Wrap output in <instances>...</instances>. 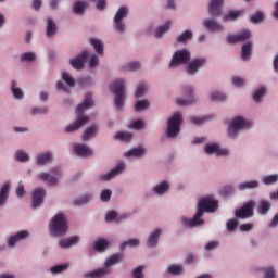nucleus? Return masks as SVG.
Wrapping results in <instances>:
<instances>
[{
	"instance_id": "53",
	"label": "nucleus",
	"mask_w": 278,
	"mask_h": 278,
	"mask_svg": "<svg viewBox=\"0 0 278 278\" xmlns=\"http://www.w3.org/2000/svg\"><path fill=\"white\" fill-rule=\"evenodd\" d=\"M62 79L70 86V87H75L76 81L75 79L66 72L62 74Z\"/></svg>"
},
{
	"instance_id": "26",
	"label": "nucleus",
	"mask_w": 278,
	"mask_h": 278,
	"mask_svg": "<svg viewBox=\"0 0 278 278\" xmlns=\"http://www.w3.org/2000/svg\"><path fill=\"white\" fill-rule=\"evenodd\" d=\"M10 192V182H5L0 190V207L7 203Z\"/></svg>"
},
{
	"instance_id": "19",
	"label": "nucleus",
	"mask_w": 278,
	"mask_h": 278,
	"mask_svg": "<svg viewBox=\"0 0 278 278\" xmlns=\"http://www.w3.org/2000/svg\"><path fill=\"white\" fill-rule=\"evenodd\" d=\"M124 169H125V163H118L117 166L112 170H110L108 174L100 176V180L111 181V179H114V177H117V175H121Z\"/></svg>"
},
{
	"instance_id": "13",
	"label": "nucleus",
	"mask_w": 278,
	"mask_h": 278,
	"mask_svg": "<svg viewBox=\"0 0 278 278\" xmlns=\"http://www.w3.org/2000/svg\"><path fill=\"white\" fill-rule=\"evenodd\" d=\"M89 56V52L87 50L83 51L76 58L71 59L70 64L77 71H81L85 67V62Z\"/></svg>"
},
{
	"instance_id": "34",
	"label": "nucleus",
	"mask_w": 278,
	"mask_h": 278,
	"mask_svg": "<svg viewBox=\"0 0 278 278\" xmlns=\"http://www.w3.org/2000/svg\"><path fill=\"white\" fill-rule=\"evenodd\" d=\"M172 26V22L167 21L164 25L160 26L156 30H155V37L156 38H162L164 34H166Z\"/></svg>"
},
{
	"instance_id": "3",
	"label": "nucleus",
	"mask_w": 278,
	"mask_h": 278,
	"mask_svg": "<svg viewBox=\"0 0 278 278\" xmlns=\"http://www.w3.org/2000/svg\"><path fill=\"white\" fill-rule=\"evenodd\" d=\"M124 258L123 254H113L106 260L104 266L85 275V278H103L110 275V268L119 264Z\"/></svg>"
},
{
	"instance_id": "10",
	"label": "nucleus",
	"mask_w": 278,
	"mask_h": 278,
	"mask_svg": "<svg viewBox=\"0 0 278 278\" xmlns=\"http://www.w3.org/2000/svg\"><path fill=\"white\" fill-rule=\"evenodd\" d=\"M128 13L129 9L127 7H122L118 9L114 16V27L121 34L125 33L126 30V26L123 20L128 16Z\"/></svg>"
},
{
	"instance_id": "14",
	"label": "nucleus",
	"mask_w": 278,
	"mask_h": 278,
	"mask_svg": "<svg viewBox=\"0 0 278 278\" xmlns=\"http://www.w3.org/2000/svg\"><path fill=\"white\" fill-rule=\"evenodd\" d=\"M207 63V60L204 58H199L192 60L187 66V73L190 75H194L199 72L201 67H203Z\"/></svg>"
},
{
	"instance_id": "15",
	"label": "nucleus",
	"mask_w": 278,
	"mask_h": 278,
	"mask_svg": "<svg viewBox=\"0 0 278 278\" xmlns=\"http://www.w3.org/2000/svg\"><path fill=\"white\" fill-rule=\"evenodd\" d=\"M46 190L43 188H37L33 191V203L31 207H40L46 199Z\"/></svg>"
},
{
	"instance_id": "58",
	"label": "nucleus",
	"mask_w": 278,
	"mask_h": 278,
	"mask_svg": "<svg viewBox=\"0 0 278 278\" xmlns=\"http://www.w3.org/2000/svg\"><path fill=\"white\" fill-rule=\"evenodd\" d=\"M143 127H144V122L142 119L135 121L129 125V128L137 129V130H140Z\"/></svg>"
},
{
	"instance_id": "18",
	"label": "nucleus",
	"mask_w": 278,
	"mask_h": 278,
	"mask_svg": "<svg viewBox=\"0 0 278 278\" xmlns=\"http://www.w3.org/2000/svg\"><path fill=\"white\" fill-rule=\"evenodd\" d=\"M249 38H251V31L244 29L237 35H229L227 37V42L233 45L237 42L247 41Z\"/></svg>"
},
{
	"instance_id": "5",
	"label": "nucleus",
	"mask_w": 278,
	"mask_h": 278,
	"mask_svg": "<svg viewBox=\"0 0 278 278\" xmlns=\"http://www.w3.org/2000/svg\"><path fill=\"white\" fill-rule=\"evenodd\" d=\"M110 89L115 94V106L122 109L125 103V81L116 79L112 83Z\"/></svg>"
},
{
	"instance_id": "55",
	"label": "nucleus",
	"mask_w": 278,
	"mask_h": 278,
	"mask_svg": "<svg viewBox=\"0 0 278 278\" xmlns=\"http://www.w3.org/2000/svg\"><path fill=\"white\" fill-rule=\"evenodd\" d=\"M211 99L214 101H224L227 99V96L219 91H214L211 93Z\"/></svg>"
},
{
	"instance_id": "25",
	"label": "nucleus",
	"mask_w": 278,
	"mask_h": 278,
	"mask_svg": "<svg viewBox=\"0 0 278 278\" xmlns=\"http://www.w3.org/2000/svg\"><path fill=\"white\" fill-rule=\"evenodd\" d=\"M270 207H273V204H270V201L261 200L257 205V212H258V214L264 216V215L268 214V212L270 211Z\"/></svg>"
},
{
	"instance_id": "36",
	"label": "nucleus",
	"mask_w": 278,
	"mask_h": 278,
	"mask_svg": "<svg viewBox=\"0 0 278 278\" xmlns=\"http://www.w3.org/2000/svg\"><path fill=\"white\" fill-rule=\"evenodd\" d=\"M97 131H98L97 126H90V127H88V128L84 131L83 140H84L85 142H87L88 140H90V138H92L93 136L97 135Z\"/></svg>"
},
{
	"instance_id": "46",
	"label": "nucleus",
	"mask_w": 278,
	"mask_h": 278,
	"mask_svg": "<svg viewBox=\"0 0 278 278\" xmlns=\"http://www.w3.org/2000/svg\"><path fill=\"white\" fill-rule=\"evenodd\" d=\"M192 38H193V33L191 30H186L177 37V41L186 42L187 40L192 39Z\"/></svg>"
},
{
	"instance_id": "43",
	"label": "nucleus",
	"mask_w": 278,
	"mask_h": 278,
	"mask_svg": "<svg viewBox=\"0 0 278 278\" xmlns=\"http://www.w3.org/2000/svg\"><path fill=\"white\" fill-rule=\"evenodd\" d=\"M11 89L14 98L22 99L24 97V92L22 91V89L16 88V81L11 83Z\"/></svg>"
},
{
	"instance_id": "23",
	"label": "nucleus",
	"mask_w": 278,
	"mask_h": 278,
	"mask_svg": "<svg viewBox=\"0 0 278 278\" xmlns=\"http://www.w3.org/2000/svg\"><path fill=\"white\" fill-rule=\"evenodd\" d=\"M147 150L143 147L134 148L125 153L126 157H143L146 155Z\"/></svg>"
},
{
	"instance_id": "33",
	"label": "nucleus",
	"mask_w": 278,
	"mask_h": 278,
	"mask_svg": "<svg viewBox=\"0 0 278 278\" xmlns=\"http://www.w3.org/2000/svg\"><path fill=\"white\" fill-rule=\"evenodd\" d=\"M123 218H126V216H118V213L116 211H110L105 215L106 223H113V220L119 223V220H123Z\"/></svg>"
},
{
	"instance_id": "1",
	"label": "nucleus",
	"mask_w": 278,
	"mask_h": 278,
	"mask_svg": "<svg viewBox=\"0 0 278 278\" xmlns=\"http://www.w3.org/2000/svg\"><path fill=\"white\" fill-rule=\"evenodd\" d=\"M218 207V201L214 200L213 197H206L200 200L198 211L192 219L182 217L181 223L185 227H198L203 225L204 212H216Z\"/></svg>"
},
{
	"instance_id": "35",
	"label": "nucleus",
	"mask_w": 278,
	"mask_h": 278,
	"mask_svg": "<svg viewBox=\"0 0 278 278\" xmlns=\"http://www.w3.org/2000/svg\"><path fill=\"white\" fill-rule=\"evenodd\" d=\"M87 8H88V3L86 1H77L74 3L73 11L75 14H84Z\"/></svg>"
},
{
	"instance_id": "49",
	"label": "nucleus",
	"mask_w": 278,
	"mask_h": 278,
	"mask_svg": "<svg viewBox=\"0 0 278 278\" xmlns=\"http://www.w3.org/2000/svg\"><path fill=\"white\" fill-rule=\"evenodd\" d=\"M264 94H266V88L265 87H261L253 94L254 101L255 102H261L262 101V97H264Z\"/></svg>"
},
{
	"instance_id": "64",
	"label": "nucleus",
	"mask_w": 278,
	"mask_h": 278,
	"mask_svg": "<svg viewBox=\"0 0 278 278\" xmlns=\"http://www.w3.org/2000/svg\"><path fill=\"white\" fill-rule=\"evenodd\" d=\"M264 278H275V270L270 267L266 268Z\"/></svg>"
},
{
	"instance_id": "50",
	"label": "nucleus",
	"mask_w": 278,
	"mask_h": 278,
	"mask_svg": "<svg viewBox=\"0 0 278 278\" xmlns=\"http://www.w3.org/2000/svg\"><path fill=\"white\" fill-rule=\"evenodd\" d=\"M242 14V12L240 11H232L229 12L227 15L224 16V21L228 22V21H236L238 17H240Z\"/></svg>"
},
{
	"instance_id": "9",
	"label": "nucleus",
	"mask_w": 278,
	"mask_h": 278,
	"mask_svg": "<svg viewBox=\"0 0 278 278\" xmlns=\"http://www.w3.org/2000/svg\"><path fill=\"white\" fill-rule=\"evenodd\" d=\"M61 175V169L59 167L52 168L50 173L38 174V179L45 181L48 186H58V177Z\"/></svg>"
},
{
	"instance_id": "40",
	"label": "nucleus",
	"mask_w": 278,
	"mask_h": 278,
	"mask_svg": "<svg viewBox=\"0 0 278 278\" xmlns=\"http://www.w3.org/2000/svg\"><path fill=\"white\" fill-rule=\"evenodd\" d=\"M167 190H169V185L166 181H163L153 188V192H155V194H165Z\"/></svg>"
},
{
	"instance_id": "20",
	"label": "nucleus",
	"mask_w": 278,
	"mask_h": 278,
	"mask_svg": "<svg viewBox=\"0 0 278 278\" xmlns=\"http://www.w3.org/2000/svg\"><path fill=\"white\" fill-rule=\"evenodd\" d=\"M223 5H224V0H211L208 4V13L213 17H218L219 15H222Z\"/></svg>"
},
{
	"instance_id": "45",
	"label": "nucleus",
	"mask_w": 278,
	"mask_h": 278,
	"mask_svg": "<svg viewBox=\"0 0 278 278\" xmlns=\"http://www.w3.org/2000/svg\"><path fill=\"white\" fill-rule=\"evenodd\" d=\"M140 241L138 239H129L121 244V251H125L126 247H139Z\"/></svg>"
},
{
	"instance_id": "61",
	"label": "nucleus",
	"mask_w": 278,
	"mask_h": 278,
	"mask_svg": "<svg viewBox=\"0 0 278 278\" xmlns=\"http://www.w3.org/2000/svg\"><path fill=\"white\" fill-rule=\"evenodd\" d=\"M146 91H147V86L144 84H140L135 93L136 98L142 97Z\"/></svg>"
},
{
	"instance_id": "27",
	"label": "nucleus",
	"mask_w": 278,
	"mask_h": 278,
	"mask_svg": "<svg viewBox=\"0 0 278 278\" xmlns=\"http://www.w3.org/2000/svg\"><path fill=\"white\" fill-rule=\"evenodd\" d=\"M58 33V25L52 18L47 20L46 35L47 37H53Z\"/></svg>"
},
{
	"instance_id": "7",
	"label": "nucleus",
	"mask_w": 278,
	"mask_h": 278,
	"mask_svg": "<svg viewBox=\"0 0 278 278\" xmlns=\"http://www.w3.org/2000/svg\"><path fill=\"white\" fill-rule=\"evenodd\" d=\"M242 128H251V122L242 116H237L232 119L228 128V135L235 137Z\"/></svg>"
},
{
	"instance_id": "29",
	"label": "nucleus",
	"mask_w": 278,
	"mask_h": 278,
	"mask_svg": "<svg viewBox=\"0 0 278 278\" xmlns=\"http://www.w3.org/2000/svg\"><path fill=\"white\" fill-rule=\"evenodd\" d=\"M53 155L50 152H45L37 155V164L39 166H43L45 164H49L52 160Z\"/></svg>"
},
{
	"instance_id": "22",
	"label": "nucleus",
	"mask_w": 278,
	"mask_h": 278,
	"mask_svg": "<svg viewBox=\"0 0 278 278\" xmlns=\"http://www.w3.org/2000/svg\"><path fill=\"white\" fill-rule=\"evenodd\" d=\"M203 25L204 27L207 29V30H211V31H223L224 30V26L220 25L217 21L215 20H205L203 22Z\"/></svg>"
},
{
	"instance_id": "60",
	"label": "nucleus",
	"mask_w": 278,
	"mask_h": 278,
	"mask_svg": "<svg viewBox=\"0 0 278 278\" xmlns=\"http://www.w3.org/2000/svg\"><path fill=\"white\" fill-rule=\"evenodd\" d=\"M48 111H49L48 106L34 108L31 109V115L46 114L48 113Z\"/></svg>"
},
{
	"instance_id": "12",
	"label": "nucleus",
	"mask_w": 278,
	"mask_h": 278,
	"mask_svg": "<svg viewBox=\"0 0 278 278\" xmlns=\"http://www.w3.org/2000/svg\"><path fill=\"white\" fill-rule=\"evenodd\" d=\"M205 153H207V155H217L218 157L230 155V151L228 149L220 148L217 143L206 144Z\"/></svg>"
},
{
	"instance_id": "63",
	"label": "nucleus",
	"mask_w": 278,
	"mask_h": 278,
	"mask_svg": "<svg viewBox=\"0 0 278 278\" xmlns=\"http://www.w3.org/2000/svg\"><path fill=\"white\" fill-rule=\"evenodd\" d=\"M141 68V64L139 62H130L127 64L126 70L127 71H138Z\"/></svg>"
},
{
	"instance_id": "4",
	"label": "nucleus",
	"mask_w": 278,
	"mask_h": 278,
	"mask_svg": "<svg viewBox=\"0 0 278 278\" xmlns=\"http://www.w3.org/2000/svg\"><path fill=\"white\" fill-rule=\"evenodd\" d=\"M68 231V222L66 215L63 213H58L50 223V233L51 236H56L61 238V236H65Z\"/></svg>"
},
{
	"instance_id": "59",
	"label": "nucleus",
	"mask_w": 278,
	"mask_h": 278,
	"mask_svg": "<svg viewBox=\"0 0 278 278\" xmlns=\"http://www.w3.org/2000/svg\"><path fill=\"white\" fill-rule=\"evenodd\" d=\"M35 59H36V54L33 52H26L21 56V60L25 62H31V61H35Z\"/></svg>"
},
{
	"instance_id": "8",
	"label": "nucleus",
	"mask_w": 278,
	"mask_h": 278,
	"mask_svg": "<svg viewBox=\"0 0 278 278\" xmlns=\"http://www.w3.org/2000/svg\"><path fill=\"white\" fill-rule=\"evenodd\" d=\"M191 60V53L187 49L176 51L170 61L169 67H176L181 64H188Z\"/></svg>"
},
{
	"instance_id": "38",
	"label": "nucleus",
	"mask_w": 278,
	"mask_h": 278,
	"mask_svg": "<svg viewBox=\"0 0 278 278\" xmlns=\"http://www.w3.org/2000/svg\"><path fill=\"white\" fill-rule=\"evenodd\" d=\"M132 134L131 132H125V131H118L115 134V140H122L123 142H130L132 140Z\"/></svg>"
},
{
	"instance_id": "52",
	"label": "nucleus",
	"mask_w": 278,
	"mask_h": 278,
	"mask_svg": "<svg viewBox=\"0 0 278 278\" xmlns=\"http://www.w3.org/2000/svg\"><path fill=\"white\" fill-rule=\"evenodd\" d=\"M62 79L70 86V87H75L76 81L75 79L66 72L62 74Z\"/></svg>"
},
{
	"instance_id": "2",
	"label": "nucleus",
	"mask_w": 278,
	"mask_h": 278,
	"mask_svg": "<svg viewBox=\"0 0 278 278\" xmlns=\"http://www.w3.org/2000/svg\"><path fill=\"white\" fill-rule=\"evenodd\" d=\"M94 102L92 100V94H85L84 102L78 104L76 108L77 119L74 124H71L65 128V132H72L78 130L83 125L89 122V116L83 115L86 110L93 106Z\"/></svg>"
},
{
	"instance_id": "30",
	"label": "nucleus",
	"mask_w": 278,
	"mask_h": 278,
	"mask_svg": "<svg viewBox=\"0 0 278 278\" xmlns=\"http://www.w3.org/2000/svg\"><path fill=\"white\" fill-rule=\"evenodd\" d=\"M252 49H253V43H251V42H247L242 46L241 58L243 61L249 60V58L251 56Z\"/></svg>"
},
{
	"instance_id": "24",
	"label": "nucleus",
	"mask_w": 278,
	"mask_h": 278,
	"mask_svg": "<svg viewBox=\"0 0 278 278\" xmlns=\"http://www.w3.org/2000/svg\"><path fill=\"white\" fill-rule=\"evenodd\" d=\"M79 237L74 236L68 239H62L59 244L61 249H70L71 247H75L76 243L79 242Z\"/></svg>"
},
{
	"instance_id": "21",
	"label": "nucleus",
	"mask_w": 278,
	"mask_h": 278,
	"mask_svg": "<svg viewBox=\"0 0 278 278\" xmlns=\"http://www.w3.org/2000/svg\"><path fill=\"white\" fill-rule=\"evenodd\" d=\"M28 236H29V232L27 230H21L14 236L9 238L8 245L15 247V244L20 242V240H25V238H28Z\"/></svg>"
},
{
	"instance_id": "16",
	"label": "nucleus",
	"mask_w": 278,
	"mask_h": 278,
	"mask_svg": "<svg viewBox=\"0 0 278 278\" xmlns=\"http://www.w3.org/2000/svg\"><path fill=\"white\" fill-rule=\"evenodd\" d=\"M74 152L79 157H91L92 155H94V151L90 147L81 143L74 144Z\"/></svg>"
},
{
	"instance_id": "62",
	"label": "nucleus",
	"mask_w": 278,
	"mask_h": 278,
	"mask_svg": "<svg viewBox=\"0 0 278 278\" xmlns=\"http://www.w3.org/2000/svg\"><path fill=\"white\" fill-rule=\"evenodd\" d=\"M238 227V220L237 219H229L227 222V229L228 231H235Z\"/></svg>"
},
{
	"instance_id": "31",
	"label": "nucleus",
	"mask_w": 278,
	"mask_h": 278,
	"mask_svg": "<svg viewBox=\"0 0 278 278\" xmlns=\"http://www.w3.org/2000/svg\"><path fill=\"white\" fill-rule=\"evenodd\" d=\"M90 45L94 48L96 52L99 54H103L104 52V45L101 40L97 38H91L90 39Z\"/></svg>"
},
{
	"instance_id": "56",
	"label": "nucleus",
	"mask_w": 278,
	"mask_h": 278,
	"mask_svg": "<svg viewBox=\"0 0 278 278\" xmlns=\"http://www.w3.org/2000/svg\"><path fill=\"white\" fill-rule=\"evenodd\" d=\"M111 197H112V191L109 189H104L101 192L100 199L101 201H103L104 203H108L109 201H111Z\"/></svg>"
},
{
	"instance_id": "44",
	"label": "nucleus",
	"mask_w": 278,
	"mask_h": 278,
	"mask_svg": "<svg viewBox=\"0 0 278 278\" xmlns=\"http://www.w3.org/2000/svg\"><path fill=\"white\" fill-rule=\"evenodd\" d=\"M92 200V195L86 194L83 198L74 201V205L76 206H81V205H87Z\"/></svg>"
},
{
	"instance_id": "17",
	"label": "nucleus",
	"mask_w": 278,
	"mask_h": 278,
	"mask_svg": "<svg viewBox=\"0 0 278 278\" xmlns=\"http://www.w3.org/2000/svg\"><path fill=\"white\" fill-rule=\"evenodd\" d=\"M185 93L189 97V99L178 98L176 99V103L181 106L191 105L195 102V98L193 96L194 90L191 86L185 88Z\"/></svg>"
},
{
	"instance_id": "54",
	"label": "nucleus",
	"mask_w": 278,
	"mask_h": 278,
	"mask_svg": "<svg viewBox=\"0 0 278 278\" xmlns=\"http://www.w3.org/2000/svg\"><path fill=\"white\" fill-rule=\"evenodd\" d=\"M143 270H144L143 266H138L135 269H132V273H131L132 278H144Z\"/></svg>"
},
{
	"instance_id": "28",
	"label": "nucleus",
	"mask_w": 278,
	"mask_h": 278,
	"mask_svg": "<svg viewBox=\"0 0 278 278\" xmlns=\"http://www.w3.org/2000/svg\"><path fill=\"white\" fill-rule=\"evenodd\" d=\"M161 233H162V230L160 228L154 230L148 238V247L150 248L156 247L159 244V238Z\"/></svg>"
},
{
	"instance_id": "42",
	"label": "nucleus",
	"mask_w": 278,
	"mask_h": 278,
	"mask_svg": "<svg viewBox=\"0 0 278 278\" xmlns=\"http://www.w3.org/2000/svg\"><path fill=\"white\" fill-rule=\"evenodd\" d=\"M277 181H278V175L277 174L265 176L263 178V184L265 186H273V184H277Z\"/></svg>"
},
{
	"instance_id": "48",
	"label": "nucleus",
	"mask_w": 278,
	"mask_h": 278,
	"mask_svg": "<svg viewBox=\"0 0 278 278\" xmlns=\"http://www.w3.org/2000/svg\"><path fill=\"white\" fill-rule=\"evenodd\" d=\"M15 160L17 162H29V156L25 151L20 150L15 153Z\"/></svg>"
},
{
	"instance_id": "37",
	"label": "nucleus",
	"mask_w": 278,
	"mask_h": 278,
	"mask_svg": "<svg viewBox=\"0 0 278 278\" xmlns=\"http://www.w3.org/2000/svg\"><path fill=\"white\" fill-rule=\"evenodd\" d=\"M109 247V241L105 239H99L94 242V250L97 252H104Z\"/></svg>"
},
{
	"instance_id": "39",
	"label": "nucleus",
	"mask_w": 278,
	"mask_h": 278,
	"mask_svg": "<svg viewBox=\"0 0 278 278\" xmlns=\"http://www.w3.org/2000/svg\"><path fill=\"white\" fill-rule=\"evenodd\" d=\"M167 271L172 276H180L184 273V267L181 265L173 264L168 267Z\"/></svg>"
},
{
	"instance_id": "32",
	"label": "nucleus",
	"mask_w": 278,
	"mask_h": 278,
	"mask_svg": "<svg viewBox=\"0 0 278 278\" xmlns=\"http://www.w3.org/2000/svg\"><path fill=\"white\" fill-rule=\"evenodd\" d=\"M260 186V182L257 180H251V181H245L241 182L238 188L239 190H253Z\"/></svg>"
},
{
	"instance_id": "6",
	"label": "nucleus",
	"mask_w": 278,
	"mask_h": 278,
	"mask_svg": "<svg viewBox=\"0 0 278 278\" xmlns=\"http://www.w3.org/2000/svg\"><path fill=\"white\" fill-rule=\"evenodd\" d=\"M182 123V115L181 113H175L168 121H167V129L166 135L169 138H175L180 134V126Z\"/></svg>"
},
{
	"instance_id": "11",
	"label": "nucleus",
	"mask_w": 278,
	"mask_h": 278,
	"mask_svg": "<svg viewBox=\"0 0 278 278\" xmlns=\"http://www.w3.org/2000/svg\"><path fill=\"white\" fill-rule=\"evenodd\" d=\"M255 207V201L251 200L244 203L241 208L235 212V216L238 219L251 218L253 216V208Z\"/></svg>"
},
{
	"instance_id": "41",
	"label": "nucleus",
	"mask_w": 278,
	"mask_h": 278,
	"mask_svg": "<svg viewBox=\"0 0 278 278\" xmlns=\"http://www.w3.org/2000/svg\"><path fill=\"white\" fill-rule=\"evenodd\" d=\"M68 268H70V264H60V265L51 267L50 273L53 275H59V274L66 271Z\"/></svg>"
},
{
	"instance_id": "47",
	"label": "nucleus",
	"mask_w": 278,
	"mask_h": 278,
	"mask_svg": "<svg viewBox=\"0 0 278 278\" xmlns=\"http://www.w3.org/2000/svg\"><path fill=\"white\" fill-rule=\"evenodd\" d=\"M150 106V102L148 100H140L136 102L135 110L137 112L144 111Z\"/></svg>"
},
{
	"instance_id": "51",
	"label": "nucleus",
	"mask_w": 278,
	"mask_h": 278,
	"mask_svg": "<svg viewBox=\"0 0 278 278\" xmlns=\"http://www.w3.org/2000/svg\"><path fill=\"white\" fill-rule=\"evenodd\" d=\"M250 21H251V23H253V24H260V23H262V21H264V13H262V12H256L254 15H252L251 17H250Z\"/></svg>"
},
{
	"instance_id": "57",
	"label": "nucleus",
	"mask_w": 278,
	"mask_h": 278,
	"mask_svg": "<svg viewBox=\"0 0 278 278\" xmlns=\"http://www.w3.org/2000/svg\"><path fill=\"white\" fill-rule=\"evenodd\" d=\"M189 119H190V122H191L192 124L202 125V124H204V122H205L206 119H208V116H203V117L192 116V117H190Z\"/></svg>"
}]
</instances>
